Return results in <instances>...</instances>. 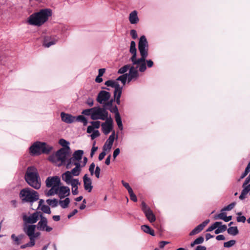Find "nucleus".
Returning a JSON list of instances; mask_svg holds the SVG:
<instances>
[{"mask_svg":"<svg viewBox=\"0 0 250 250\" xmlns=\"http://www.w3.org/2000/svg\"><path fill=\"white\" fill-rule=\"evenodd\" d=\"M138 49L141 58L137 59L136 44L134 41H131L129 47V52L131 54L132 56L130 58V60L133 65H139V71L141 72H144L146 69L145 61L146 58L148 57L149 50L148 42L144 35L141 36L139 39Z\"/></svg>","mask_w":250,"mask_h":250,"instance_id":"nucleus-1","label":"nucleus"},{"mask_svg":"<svg viewBox=\"0 0 250 250\" xmlns=\"http://www.w3.org/2000/svg\"><path fill=\"white\" fill-rule=\"evenodd\" d=\"M52 14L50 9L45 8L31 15L28 19L29 24L40 26L47 21Z\"/></svg>","mask_w":250,"mask_h":250,"instance_id":"nucleus-2","label":"nucleus"},{"mask_svg":"<svg viewBox=\"0 0 250 250\" xmlns=\"http://www.w3.org/2000/svg\"><path fill=\"white\" fill-rule=\"evenodd\" d=\"M27 184L36 189L41 188V181L37 169L34 166L27 167L24 175Z\"/></svg>","mask_w":250,"mask_h":250,"instance_id":"nucleus-3","label":"nucleus"},{"mask_svg":"<svg viewBox=\"0 0 250 250\" xmlns=\"http://www.w3.org/2000/svg\"><path fill=\"white\" fill-rule=\"evenodd\" d=\"M106 107L99 106H95L89 109L83 110L82 113L85 116H90L92 120H104L108 117L109 115L106 110Z\"/></svg>","mask_w":250,"mask_h":250,"instance_id":"nucleus-4","label":"nucleus"},{"mask_svg":"<svg viewBox=\"0 0 250 250\" xmlns=\"http://www.w3.org/2000/svg\"><path fill=\"white\" fill-rule=\"evenodd\" d=\"M53 147L46 143L37 141L29 147V153L32 156H37L43 154H49L52 151Z\"/></svg>","mask_w":250,"mask_h":250,"instance_id":"nucleus-5","label":"nucleus"},{"mask_svg":"<svg viewBox=\"0 0 250 250\" xmlns=\"http://www.w3.org/2000/svg\"><path fill=\"white\" fill-rule=\"evenodd\" d=\"M69 153L67 149L62 148L49 157V160L58 167L65 165L67 164Z\"/></svg>","mask_w":250,"mask_h":250,"instance_id":"nucleus-6","label":"nucleus"},{"mask_svg":"<svg viewBox=\"0 0 250 250\" xmlns=\"http://www.w3.org/2000/svg\"><path fill=\"white\" fill-rule=\"evenodd\" d=\"M20 197L23 202L33 204L39 199L38 193L30 188H23L20 191Z\"/></svg>","mask_w":250,"mask_h":250,"instance_id":"nucleus-7","label":"nucleus"},{"mask_svg":"<svg viewBox=\"0 0 250 250\" xmlns=\"http://www.w3.org/2000/svg\"><path fill=\"white\" fill-rule=\"evenodd\" d=\"M110 94L109 92L102 90L98 94L96 100L97 101L103 105L104 107H107L108 106H111L112 104L113 100H110Z\"/></svg>","mask_w":250,"mask_h":250,"instance_id":"nucleus-8","label":"nucleus"},{"mask_svg":"<svg viewBox=\"0 0 250 250\" xmlns=\"http://www.w3.org/2000/svg\"><path fill=\"white\" fill-rule=\"evenodd\" d=\"M83 151L82 150H76L72 154V157L68 160L66 164V168L70 169L73 166V163L74 162H80L83 158Z\"/></svg>","mask_w":250,"mask_h":250,"instance_id":"nucleus-9","label":"nucleus"},{"mask_svg":"<svg viewBox=\"0 0 250 250\" xmlns=\"http://www.w3.org/2000/svg\"><path fill=\"white\" fill-rule=\"evenodd\" d=\"M73 166H75V167L72 168L71 171H66L62 174V176H66L68 178L78 176L82 171V168H83L81 163L78 162H74L73 163Z\"/></svg>","mask_w":250,"mask_h":250,"instance_id":"nucleus-10","label":"nucleus"},{"mask_svg":"<svg viewBox=\"0 0 250 250\" xmlns=\"http://www.w3.org/2000/svg\"><path fill=\"white\" fill-rule=\"evenodd\" d=\"M139 65L135 64L130 66L128 73L127 74V83H129L131 81H136L139 77Z\"/></svg>","mask_w":250,"mask_h":250,"instance_id":"nucleus-11","label":"nucleus"},{"mask_svg":"<svg viewBox=\"0 0 250 250\" xmlns=\"http://www.w3.org/2000/svg\"><path fill=\"white\" fill-rule=\"evenodd\" d=\"M40 218V220L37 225V229L39 230L47 232L51 231L53 230V228L48 225V220L47 218L43 216L42 214Z\"/></svg>","mask_w":250,"mask_h":250,"instance_id":"nucleus-12","label":"nucleus"},{"mask_svg":"<svg viewBox=\"0 0 250 250\" xmlns=\"http://www.w3.org/2000/svg\"><path fill=\"white\" fill-rule=\"evenodd\" d=\"M141 208L149 222L153 223L155 221V215L150 208L144 202H142L141 203Z\"/></svg>","mask_w":250,"mask_h":250,"instance_id":"nucleus-13","label":"nucleus"},{"mask_svg":"<svg viewBox=\"0 0 250 250\" xmlns=\"http://www.w3.org/2000/svg\"><path fill=\"white\" fill-rule=\"evenodd\" d=\"M42 214V213L39 211L34 212L29 215L24 214L22 216L23 221L26 224L33 225V224L36 223L38 221Z\"/></svg>","mask_w":250,"mask_h":250,"instance_id":"nucleus-14","label":"nucleus"},{"mask_svg":"<svg viewBox=\"0 0 250 250\" xmlns=\"http://www.w3.org/2000/svg\"><path fill=\"white\" fill-rule=\"evenodd\" d=\"M104 121L105 122L101 124L102 129L105 135H107L113 129V120L110 115Z\"/></svg>","mask_w":250,"mask_h":250,"instance_id":"nucleus-15","label":"nucleus"},{"mask_svg":"<svg viewBox=\"0 0 250 250\" xmlns=\"http://www.w3.org/2000/svg\"><path fill=\"white\" fill-rule=\"evenodd\" d=\"M61 184L60 178L58 176L49 177L46 180V185L48 188L53 186L58 187Z\"/></svg>","mask_w":250,"mask_h":250,"instance_id":"nucleus-16","label":"nucleus"},{"mask_svg":"<svg viewBox=\"0 0 250 250\" xmlns=\"http://www.w3.org/2000/svg\"><path fill=\"white\" fill-rule=\"evenodd\" d=\"M59 38L57 36H45L44 38L43 45L45 47H49L57 43Z\"/></svg>","mask_w":250,"mask_h":250,"instance_id":"nucleus-17","label":"nucleus"},{"mask_svg":"<svg viewBox=\"0 0 250 250\" xmlns=\"http://www.w3.org/2000/svg\"><path fill=\"white\" fill-rule=\"evenodd\" d=\"M70 188L66 186H58V195L61 198H65L70 194Z\"/></svg>","mask_w":250,"mask_h":250,"instance_id":"nucleus-18","label":"nucleus"},{"mask_svg":"<svg viewBox=\"0 0 250 250\" xmlns=\"http://www.w3.org/2000/svg\"><path fill=\"white\" fill-rule=\"evenodd\" d=\"M83 182L84 189L88 192H90L93 188V186L92 185V180L88 177L87 174H84L83 176Z\"/></svg>","mask_w":250,"mask_h":250,"instance_id":"nucleus-19","label":"nucleus"},{"mask_svg":"<svg viewBox=\"0 0 250 250\" xmlns=\"http://www.w3.org/2000/svg\"><path fill=\"white\" fill-rule=\"evenodd\" d=\"M60 116L62 121L66 124H70L75 122V116L70 114L62 112Z\"/></svg>","mask_w":250,"mask_h":250,"instance_id":"nucleus-20","label":"nucleus"},{"mask_svg":"<svg viewBox=\"0 0 250 250\" xmlns=\"http://www.w3.org/2000/svg\"><path fill=\"white\" fill-rule=\"evenodd\" d=\"M62 178L66 184L71 185L72 188L75 186L81 185L78 179H75L73 177L68 178L66 176H62Z\"/></svg>","mask_w":250,"mask_h":250,"instance_id":"nucleus-21","label":"nucleus"},{"mask_svg":"<svg viewBox=\"0 0 250 250\" xmlns=\"http://www.w3.org/2000/svg\"><path fill=\"white\" fill-rule=\"evenodd\" d=\"M104 84L107 86L114 87L115 88L114 92H117L123 89V86H120L118 82L116 81L108 80L105 82Z\"/></svg>","mask_w":250,"mask_h":250,"instance_id":"nucleus-22","label":"nucleus"},{"mask_svg":"<svg viewBox=\"0 0 250 250\" xmlns=\"http://www.w3.org/2000/svg\"><path fill=\"white\" fill-rule=\"evenodd\" d=\"M129 21L132 24L137 23L139 21L138 13L136 10L132 11L129 15Z\"/></svg>","mask_w":250,"mask_h":250,"instance_id":"nucleus-23","label":"nucleus"},{"mask_svg":"<svg viewBox=\"0 0 250 250\" xmlns=\"http://www.w3.org/2000/svg\"><path fill=\"white\" fill-rule=\"evenodd\" d=\"M36 226L35 225H29L24 227L23 231L28 236H31L34 235L36 230Z\"/></svg>","mask_w":250,"mask_h":250,"instance_id":"nucleus-24","label":"nucleus"},{"mask_svg":"<svg viewBox=\"0 0 250 250\" xmlns=\"http://www.w3.org/2000/svg\"><path fill=\"white\" fill-rule=\"evenodd\" d=\"M25 237V235L23 234H20L18 236H16L15 234H12L11 235V238L14 244L19 245L22 242V240Z\"/></svg>","mask_w":250,"mask_h":250,"instance_id":"nucleus-25","label":"nucleus"},{"mask_svg":"<svg viewBox=\"0 0 250 250\" xmlns=\"http://www.w3.org/2000/svg\"><path fill=\"white\" fill-rule=\"evenodd\" d=\"M250 191V184L244 189H243L239 198L241 200H243L246 198L247 194Z\"/></svg>","mask_w":250,"mask_h":250,"instance_id":"nucleus-26","label":"nucleus"},{"mask_svg":"<svg viewBox=\"0 0 250 250\" xmlns=\"http://www.w3.org/2000/svg\"><path fill=\"white\" fill-rule=\"evenodd\" d=\"M141 229L145 232L148 233L152 236H154V231L152 229L148 226L144 225L141 227Z\"/></svg>","mask_w":250,"mask_h":250,"instance_id":"nucleus-27","label":"nucleus"},{"mask_svg":"<svg viewBox=\"0 0 250 250\" xmlns=\"http://www.w3.org/2000/svg\"><path fill=\"white\" fill-rule=\"evenodd\" d=\"M75 122H81L83 124V125L85 126L87 125L88 122L86 118L83 115H79L78 116H75Z\"/></svg>","mask_w":250,"mask_h":250,"instance_id":"nucleus-28","label":"nucleus"},{"mask_svg":"<svg viewBox=\"0 0 250 250\" xmlns=\"http://www.w3.org/2000/svg\"><path fill=\"white\" fill-rule=\"evenodd\" d=\"M51 188L48 191L45 192L46 196H51L55 194H58V187L55 186Z\"/></svg>","mask_w":250,"mask_h":250,"instance_id":"nucleus-29","label":"nucleus"},{"mask_svg":"<svg viewBox=\"0 0 250 250\" xmlns=\"http://www.w3.org/2000/svg\"><path fill=\"white\" fill-rule=\"evenodd\" d=\"M228 233L231 235L235 236L238 232V229L237 227H230L227 229Z\"/></svg>","mask_w":250,"mask_h":250,"instance_id":"nucleus-30","label":"nucleus"},{"mask_svg":"<svg viewBox=\"0 0 250 250\" xmlns=\"http://www.w3.org/2000/svg\"><path fill=\"white\" fill-rule=\"evenodd\" d=\"M127 74L126 73L125 74L119 76L116 80V81H120L122 83L123 85H125L126 83V82H127Z\"/></svg>","mask_w":250,"mask_h":250,"instance_id":"nucleus-31","label":"nucleus"},{"mask_svg":"<svg viewBox=\"0 0 250 250\" xmlns=\"http://www.w3.org/2000/svg\"><path fill=\"white\" fill-rule=\"evenodd\" d=\"M70 199L69 198H66L63 200H60L59 201V204L62 208H67L68 205L70 203Z\"/></svg>","mask_w":250,"mask_h":250,"instance_id":"nucleus-32","label":"nucleus"},{"mask_svg":"<svg viewBox=\"0 0 250 250\" xmlns=\"http://www.w3.org/2000/svg\"><path fill=\"white\" fill-rule=\"evenodd\" d=\"M47 204L52 208L56 207L58 205V201L56 199H47L46 201Z\"/></svg>","mask_w":250,"mask_h":250,"instance_id":"nucleus-33","label":"nucleus"},{"mask_svg":"<svg viewBox=\"0 0 250 250\" xmlns=\"http://www.w3.org/2000/svg\"><path fill=\"white\" fill-rule=\"evenodd\" d=\"M203 229V227L201 225H199L197 227H196L189 233V235L192 236L195 235L200 232H201Z\"/></svg>","mask_w":250,"mask_h":250,"instance_id":"nucleus-34","label":"nucleus"},{"mask_svg":"<svg viewBox=\"0 0 250 250\" xmlns=\"http://www.w3.org/2000/svg\"><path fill=\"white\" fill-rule=\"evenodd\" d=\"M217 229L215 230V233L217 234L220 233H222L224 232L225 230H226L227 227V226L225 225H220L218 226V227L216 228Z\"/></svg>","mask_w":250,"mask_h":250,"instance_id":"nucleus-35","label":"nucleus"},{"mask_svg":"<svg viewBox=\"0 0 250 250\" xmlns=\"http://www.w3.org/2000/svg\"><path fill=\"white\" fill-rule=\"evenodd\" d=\"M115 121L117 123L118 127L120 130L123 129V126L122 124V120L121 117L120 116L119 113H118L117 115H115Z\"/></svg>","mask_w":250,"mask_h":250,"instance_id":"nucleus-36","label":"nucleus"},{"mask_svg":"<svg viewBox=\"0 0 250 250\" xmlns=\"http://www.w3.org/2000/svg\"><path fill=\"white\" fill-rule=\"evenodd\" d=\"M115 131H112L111 134L109 136L108 139L106 141L105 143L109 145L112 146L114 140L115 139Z\"/></svg>","mask_w":250,"mask_h":250,"instance_id":"nucleus-37","label":"nucleus"},{"mask_svg":"<svg viewBox=\"0 0 250 250\" xmlns=\"http://www.w3.org/2000/svg\"><path fill=\"white\" fill-rule=\"evenodd\" d=\"M227 216L226 213L224 212L223 211H221V213L216 214L214 216V220H217V219H221L225 221L226 218Z\"/></svg>","mask_w":250,"mask_h":250,"instance_id":"nucleus-38","label":"nucleus"},{"mask_svg":"<svg viewBox=\"0 0 250 250\" xmlns=\"http://www.w3.org/2000/svg\"><path fill=\"white\" fill-rule=\"evenodd\" d=\"M122 90H118L117 92H114V98L116 99V103L118 104H120V98L121 96Z\"/></svg>","mask_w":250,"mask_h":250,"instance_id":"nucleus-39","label":"nucleus"},{"mask_svg":"<svg viewBox=\"0 0 250 250\" xmlns=\"http://www.w3.org/2000/svg\"><path fill=\"white\" fill-rule=\"evenodd\" d=\"M130 67V65L129 64L125 65L119 69L118 73L123 75L125 74V73L129 69Z\"/></svg>","mask_w":250,"mask_h":250,"instance_id":"nucleus-40","label":"nucleus"},{"mask_svg":"<svg viewBox=\"0 0 250 250\" xmlns=\"http://www.w3.org/2000/svg\"><path fill=\"white\" fill-rule=\"evenodd\" d=\"M204 239L202 236H200L196 239L192 243H191V247H193L195 245L202 244L204 242Z\"/></svg>","mask_w":250,"mask_h":250,"instance_id":"nucleus-41","label":"nucleus"},{"mask_svg":"<svg viewBox=\"0 0 250 250\" xmlns=\"http://www.w3.org/2000/svg\"><path fill=\"white\" fill-rule=\"evenodd\" d=\"M222 224L221 222H215L211 226L208 228L207 229V231H211L214 229H216L218 226Z\"/></svg>","mask_w":250,"mask_h":250,"instance_id":"nucleus-42","label":"nucleus"},{"mask_svg":"<svg viewBox=\"0 0 250 250\" xmlns=\"http://www.w3.org/2000/svg\"><path fill=\"white\" fill-rule=\"evenodd\" d=\"M40 208L42 210V211H43L44 213L47 214H50L51 212L49 207L47 205H42L41 207Z\"/></svg>","mask_w":250,"mask_h":250,"instance_id":"nucleus-43","label":"nucleus"},{"mask_svg":"<svg viewBox=\"0 0 250 250\" xmlns=\"http://www.w3.org/2000/svg\"><path fill=\"white\" fill-rule=\"evenodd\" d=\"M236 243V241L234 240H231L229 241L225 242L224 243V247L225 248H230L232 247Z\"/></svg>","mask_w":250,"mask_h":250,"instance_id":"nucleus-44","label":"nucleus"},{"mask_svg":"<svg viewBox=\"0 0 250 250\" xmlns=\"http://www.w3.org/2000/svg\"><path fill=\"white\" fill-rule=\"evenodd\" d=\"M235 205V203H232L230 204L229 205L225 207L223 209H222L221 211L231 210L233 208Z\"/></svg>","mask_w":250,"mask_h":250,"instance_id":"nucleus-45","label":"nucleus"},{"mask_svg":"<svg viewBox=\"0 0 250 250\" xmlns=\"http://www.w3.org/2000/svg\"><path fill=\"white\" fill-rule=\"evenodd\" d=\"M59 143L60 145H61L63 147H67L68 148H69V146H68V145H69V142L64 139H61L59 140Z\"/></svg>","mask_w":250,"mask_h":250,"instance_id":"nucleus-46","label":"nucleus"},{"mask_svg":"<svg viewBox=\"0 0 250 250\" xmlns=\"http://www.w3.org/2000/svg\"><path fill=\"white\" fill-rule=\"evenodd\" d=\"M122 183L123 186L127 190L128 192L133 190L128 183L125 182L124 180L122 181Z\"/></svg>","mask_w":250,"mask_h":250,"instance_id":"nucleus-47","label":"nucleus"},{"mask_svg":"<svg viewBox=\"0 0 250 250\" xmlns=\"http://www.w3.org/2000/svg\"><path fill=\"white\" fill-rule=\"evenodd\" d=\"M100 135V133L98 130L93 131L92 134L90 135L92 140H94L96 138L99 137Z\"/></svg>","mask_w":250,"mask_h":250,"instance_id":"nucleus-48","label":"nucleus"},{"mask_svg":"<svg viewBox=\"0 0 250 250\" xmlns=\"http://www.w3.org/2000/svg\"><path fill=\"white\" fill-rule=\"evenodd\" d=\"M90 123L94 128L98 129L100 126V122L99 121H92Z\"/></svg>","mask_w":250,"mask_h":250,"instance_id":"nucleus-49","label":"nucleus"},{"mask_svg":"<svg viewBox=\"0 0 250 250\" xmlns=\"http://www.w3.org/2000/svg\"><path fill=\"white\" fill-rule=\"evenodd\" d=\"M250 183V174L249 176L246 178L245 182H244L242 188L243 189H244Z\"/></svg>","mask_w":250,"mask_h":250,"instance_id":"nucleus-50","label":"nucleus"},{"mask_svg":"<svg viewBox=\"0 0 250 250\" xmlns=\"http://www.w3.org/2000/svg\"><path fill=\"white\" fill-rule=\"evenodd\" d=\"M30 239V241L28 243L30 246L33 247L35 245V239H36L35 237H34L33 236H28Z\"/></svg>","mask_w":250,"mask_h":250,"instance_id":"nucleus-51","label":"nucleus"},{"mask_svg":"<svg viewBox=\"0 0 250 250\" xmlns=\"http://www.w3.org/2000/svg\"><path fill=\"white\" fill-rule=\"evenodd\" d=\"M95 144H96V142H94V143H93V146L92 147L91 150V152H90V157H92L93 156V155H94L95 152L98 149V147L95 146Z\"/></svg>","mask_w":250,"mask_h":250,"instance_id":"nucleus-52","label":"nucleus"},{"mask_svg":"<svg viewBox=\"0 0 250 250\" xmlns=\"http://www.w3.org/2000/svg\"><path fill=\"white\" fill-rule=\"evenodd\" d=\"M130 199L132 200L134 202H137V198L135 194L134 193L133 190L131 191H130L128 192Z\"/></svg>","mask_w":250,"mask_h":250,"instance_id":"nucleus-53","label":"nucleus"},{"mask_svg":"<svg viewBox=\"0 0 250 250\" xmlns=\"http://www.w3.org/2000/svg\"><path fill=\"white\" fill-rule=\"evenodd\" d=\"M130 34L133 39H136L138 37L137 32L134 29H132L130 31Z\"/></svg>","mask_w":250,"mask_h":250,"instance_id":"nucleus-54","label":"nucleus"},{"mask_svg":"<svg viewBox=\"0 0 250 250\" xmlns=\"http://www.w3.org/2000/svg\"><path fill=\"white\" fill-rule=\"evenodd\" d=\"M146 65L148 67L151 68L153 66L154 63L151 60H146L145 61Z\"/></svg>","mask_w":250,"mask_h":250,"instance_id":"nucleus-55","label":"nucleus"},{"mask_svg":"<svg viewBox=\"0 0 250 250\" xmlns=\"http://www.w3.org/2000/svg\"><path fill=\"white\" fill-rule=\"evenodd\" d=\"M95 167V164L94 163H91L89 167V171L91 175H93L94 174Z\"/></svg>","mask_w":250,"mask_h":250,"instance_id":"nucleus-56","label":"nucleus"},{"mask_svg":"<svg viewBox=\"0 0 250 250\" xmlns=\"http://www.w3.org/2000/svg\"><path fill=\"white\" fill-rule=\"evenodd\" d=\"M100 172L101 168H100V167L98 166L96 167L94 174L97 178H99L100 177Z\"/></svg>","mask_w":250,"mask_h":250,"instance_id":"nucleus-57","label":"nucleus"},{"mask_svg":"<svg viewBox=\"0 0 250 250\" xmlns=\"http://www.w3.org/2000/svg\"><path fill=\"white\" fill-rule=\"evenodd\" d=\"M112 146L105 143V144H104V145L103 146V151H104L105 152L107 151H110V150L112 148Z\"/></svg>","mask_w":250,"mask_h":250,"instance_id":"nucleus-58","label":"nucleus"},{"mask_svg":"<svg viewBox=\"0 0 250 250\" xmlns=\"http://www.w3.org/2000/svg\"><path fill=\"white\" fill-rule=\"evenodd\" d=\"M236 219H237V221L238 222H242V223H245L246 220V218L244 216H238V217H237Z\"/></svg>","mask_w":250,"mask_h":250,"instance_id":"nucleus-59","label":"nucleus"},{"mask_svg":"<svg viewBox=\"0 0 250 250\" xmlns=\"http://www.w3.org/2000/svg\"><path fill=\"white\" fill-rule=\"evenodd\" d=\"M60 28L62 33H64L68 29V27L65 25H61L60 26Z\"/></svg>","mask_w":250,"mask_h":250,"instance_id":"nucleus-60","label":"nucleus"},{"mask_svg":"<svg viewBox=\"0 0 250 250\" xmlns=\"http://www.w3.org/2000/svg\"><path fill=\"white\" fill-rule=\"evenodd\" d=\"M120 152V150L119 148L115 149V150L114 151L113 154V157L114 159H115L117 157V156L119 154Z\"/></svg>","mask_w":250,"mask_h":250,"instance_id":"nucleus-61","label":"nucleus"},{"mask_svg":"<svg viewBox=\"0 0 250 250\" xmlns=\"http://www.w3.org/2000/svg\"><path fill=\"white\" fill-rule=\"evenodd\" d=\"M87 158L86 157H84L83 158V161L80 163H81V166L82 167H85V166L86 165V163H87Z\"/></svg>","mask_w":250,"mask_h":250,"instance_id":"nucleus-62","label":"nucleus"},{"mask_svg":"<svg viewBox=\"0 0 250 250\" xmlns=\"http://www.w3.org/2000/svg\"><path fill=\"white\" fill-rule=\"evenodd\" d=\"M77 212H78L77 209H75L74 210H73L72 212H71L68 215V216H67L68 218H69V219L70 218L73 216H74L75 214H76Z\"/></svg>","mask_w":250,"mask_h":250,"instance_id":"nucleus-63","label":"nucleus"},{"mask_svg":"<svg viewBox=\"0 0 250 250\" xmlns=\"http://www.w3.org/2000/svg\"><path fill=\"white\" fill-rule=\"evenodd\" d=\"M106 155V153L105 151H103L102 152H101L99 156V160L100 161L102 160L105 156Z\"/></svg>","mask_w":250,"mask_h":250,"instance_id":"nucleus-64","label":"nucleus"}]
</instances>
